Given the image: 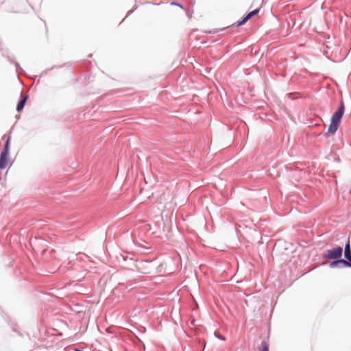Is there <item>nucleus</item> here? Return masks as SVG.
<instances>
[{"mask_svg": "<svg viewBox=\"0 0 351 351\" xmlns=\"http://www.w3.org/2000/svg\"><path fill=\"white\" fill-rule=\"evenodd\" d=\"M344 104L343 101H341L338 109L331 117L330 124L328 127V132L335 133L337 130L341 119H342L344 114Z\"/></svg>", "mask_w": 351, "mask_h": 351, "instance_id": "obj_1", "label": "nucleus"}, {"mask_svg": "<svg viewBox=\"0 0 351 351\" xmlns=\"http://www.w3.org/2000/svg\"><path fill=\"white\" fill-rule=\"evenodd\" d=\"M9 147L10 138H8L0 155V169H3L8 166Z\"/></svg>", "mask_w": 351, "mask_h": 351, "instance_id": "obj_2", "label": "nucleus"}, {"mask_svg": "<svg viewBox=\"0 0 351 351\" xmlns=\"http://www.w3.org/2000/svg\"><path fill=\"white\" fill-rule=\"evenodd\" d=\"M343 253V248L340 246L329 250L323 255L324 259H337L341 258Z\"/></svg>", "mask_w": 351, "mask_h": 351, "instance_id": "obj_3", "label": "nucleus"}, {"mask_svg": "<svg viewBox=\"0 0 351 351\" xmlns=\"http://www.w3.org/2000/svg\"><path fill=\"white\" fill-rule=\"evenodd\" d=\"M333 261L330 263L329 267L330 268H341L343 267V259L342 258H337V259H332Z\"/></svg>", "mask_w": 351, "mask_h": 351, "instance_id": "obj_4", "label": "nucleus"}, {"mask_svg": "<svg viewBox=\"0 0 351 351\" xmlns=\"http://www.w3.org/2000/svg\"><path fill=\"white\" fill-rule=\"evenodd\" d=\"M27 97H28V96L25 95V97H23L22 99H20V101H19V103L16 106L17 111H21L24 108L25 104L27 101Z\"/></svg>", "mask_w": 351, "mask_h": 351, "instance_id": "obj_5", "label": "nucleus"}, {"mask_svg": "<svg viewBox=\"0 0 351 351\" xmlns=\"http://www.w3.org/2000/svg\"><path fill=\"white\" fill-rule=\"evenodd\" d=\"M343 252H344V257H349L351 256V248H350L349 242L346 243Z\"/></svg>", "mask_w": 351, "mask_h": 351, "instance_id": "obj_6", "label": "nucleus"}, {"mask_svg": "<svg viewBox=\"0 0 351 351\" xmlns=\"http://www.w3.org/2000/svg\"><path fill=\"white\" fill-rule=\"evenodd\" d=\"M250 19L246 15L245 16L243 17V19L240 21H238L237 23H235V27H239V26H241L243 25H244L248 20H250Z\"/></svg>", "mask_w": 351, "mask_h": 351, "instance_id": "obj_7", "label": "nucleus"}, {"mask_svg": "<svg viewBox=\"0 0 351 351\" xmlns=\"http://www.w3.org/2000/svg\"><path fill=\"white\" fill-rule=\"evenodd\" d=\"M346 260L343 259V267L351 268V256L349 257H345Z\"/></svg>", "mask_w": 351, "mask_h": 351, "instance_id": "obj_8", "label": "nucleus"}, {"mask_svg": "<svg viewBox=\"0 0 351 351\" xmlns=\"http://www.w3.org/2000/svg\"><path fill=\"white\" fill-rule=\"evenodd\" d=\"M346 260L343 259V267L351 268V256L349 257H345Z\"/></svg>", "mask_w": 351, "mask_h": 351, "instance_id": "obj_9", "label": "nucleus"}, {"mask_svg": "<svg viewBox=\"0 0 351 351\" xmlns=\"http://www.w3.org/2000/svg\"><path fill=\"white\" fill-rule=\"evenodd\" d=\"M262 350L261 351H269V346L267 341H263L261 343Z\"/></svg>", "mask_w": 351, "mask_h": 351, "instance_id": "obj_10", "label": "nucleus"}, {"mask_svg": "<svg viewBox=\"0 0 351 351\" xmlns=\"http://www.w3.org/2000/svg\"><path fill=\"white\" fill-rule=\"evenodd\" d=\"M258 12H259V9L254 10H252V11H251V12H250L247 14V16L250 19H251L252 16H255L256 14H257L258 13Z\"/></svg>", "mask_w": 351, "mask_h": 351, "instance_id": "obj_11", "label": "nucleus"}, {"mask_svg": "<svg viewBox=\"0 0 351 351\" xmlns=\"http://www.w3.org/2000/svg\"><path fill=\"white\" fill-rule=\"evenodd\" d=\"M171 4L173 5L178 6V7H180L182 9H184V7L182 5L179 4L178 3L172 2Z\"/></svg>", "mask_w": 351, "mask_h": 351, "instance_id": "obj_12", "label": "nucleus"}, {"mask_svg": "<svg viewBox=\"0 0 351 351\" xmlns=\"http://www.w3.org/2000/svg\"><path fill=\"white\" fill-rule=\"evenodd\" d=\"M215 336L217 337L219 339L224 341L225 340V337H223V336H220V335H217V334L215 333Z\"/></svg>", "mask_w": 351, "mask_h": 351, "instance_id": "obj_13", "label": "nucleus"}]
</instances>
